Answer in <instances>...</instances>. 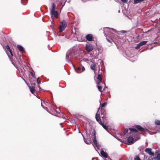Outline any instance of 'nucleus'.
<instances>
[{
	"instance_id": "f257e3e1",
	"label": "nucleus",
	"mask_w": 160,
	"mask_h": 160,
	"mask_svg": "<svg viewBox=\"0 0 160 160\" xmlns=\"http://www.w3.org/2000/svg\"><path fill=\"white\" fill-rule=\"evenodd\" d=\"M100 109V108H99L98 109ZM98 111L99 110H98V112L96 113L95 116V118L96 120L102 126L104 129H105V130H107L108 128V127L103 124V122L101 120V119L100 118L99 114H98Z\"/></svg>"
},
{
	"instance_id": "f03ea898",
	"label": "nucleus",
	"mask_w": 160,
	"mask_h": 160,
	"mask_svg": "<svg viewBox=\"0 0 160 160\" xmlns=\"http://www.w3.org/2000/svg\"><path fill=\"white\" fill-rule=\"evenodd\" d=\"M55 5L54 3H53L52 4V7L50 9V14L52 15H53L56 18H58V12L55 11Z\"/></svg>"
},
{
	"instance_id": "7ed1b4c3",
	"label": "nucleus",
	"mask_w": 160,
	"mask_h": 160,
	"mask_svg": "<svg viewBox=\"0 0 160 160\" xmlns=\"http://www.w3.org/2000/svg\"><path fill=\"white\" fill-rule=\"evenodd\" d=\"M67 26V23L65 20H63L60 23L59 30L60 32H62Z\"/></svg>"
},
{
	"instance_id": "20e7f679",
	"label": "nucleus",
	"mask_w": 160,
	"mask_h": 160,
	"mask_svg": "<svg viewBox=\"0 0 160 160\" xmlns=\"http://www.w3.org/2000/svg\"><path fill=\"white\" fill-rule=\"evenodd\" d=\"M135 127L138 130L141 132H149V131L148 129L146 128L145 129L144 128H142L139 125H136L135 126Z\"/></svg>"
},
{
	"instance_id": "39448f33",
	"label": "nucleus",
	"mask_w": 160,
	"mask_h": 160,
	"mask_svg": "<svg viewBox=\"0 0 160 160\" xmlns=\"http://www.w3.org/2000/svg\"><path fill=\"white\" fill-rule=\"evenodd\" d=\"M86 49L88 52H90L93 50V46L92 45L86 44Z\"/></svg>"
},
{
	"instance_id": "423d86ee",
	"label": "nucleus",
	"mask_w": 160,
	"mask_h": 160,
	"mask_svg": "<svg viewBox=\"0 0 160 160\" xmlns=\"http://www.w3.org/2000/svg\"><path fill=\"white\" fill-rule=\"evenodd\" d=\"M92 134H93L94 136L93 143L94 144V145L98 148L97 142L96 140V132L95 131L92 132Z\"/></svg>"
},
{
	"instance_id": "0eeeda50",
	"label": "nucleus",
	"mask_w": 160,
	"mask_h": 160,
	"mask_svg": "<svg viewBox=\"0 0 160 160\" xmlns=\"http://www.w3.org/2000/svg\"><path fill=\"white\" fill-rule=\"evenodd\" d=\"M102 75L101 74H98L97 77V84H99L102 83V84H103V82H102Z\"/></svg>"
},
{
	"instance_id": "6e6552de",
	"label": "nucleus",
	"mask_w": 160,
	"mask_h": 160,
	"mask_svg": "<svg viewBox=\"0 0 160 160\" xmlns=\"http://www.w3.org/2000/svg\"><path fill=\"white\" fill-rule=\"evenodd\" d=\"M86 39L88 41H92L93 38V37L92 34H88L86 36Z\"/></svg>"
},
{
	"instance_id": "1a4fd4ad",
	"label": "nucleus",
	"mask_w": 160,
	"mask_h": 160,
	"mask_svg": "<svg viewBox=\"0 0 160 160\" xmlns=\"http://www.w3.org/2000/svg\"><path fill=\"white\" fill-rule=\"evenodd\" d=\"M151 149L150 148H147L145 150V151L148 153L149 155L154 156V153L151 151Z\"/></svg>"
},
{
	"instance_id": "9d476101",
	"label": "nucleus",
	"mask_w": 160,
	"mask_h": 160,
	"mask_svg": "<svg viewBox=\"0 0 160 160\" xmlns=\"http://www.w3.org/2000/svg\"><path fill=\"white\" fill-rule=\"evenodd\" d=\"M128 142L129 143V144H131L133 143V140L134 138L132 137L129 136L128 138Z\"/></svg>"
},
{
	"instance_id": "9b49d317",
	"label": "nucleus",
	"mask_w": 160,
	"mask_h": 160,
	"mask_svg": "<svg viewBox=\"0 0 160 160\" xmlns=\"http://www.w3.org/2000/svg\"><path fill=\"white\" fill-rule=\"evenodd\" d=\"M101 116L102 118H104L105 117L106 111L104 109L102 108L101 110Z\"/></svg>"
},
{
	"instance_id": "f8f14e48",
	"label": "nucleus",
	"mask_w": 160,
	"mask_h": 160,
	"mask_svg": "<svg viewBox=\"0 0 160 160\" xmlns=\"http://www.w3.org/2000/svg\"><path fill=\"white\" fill-rule=\"evenodd\" d=\"M28 87L29 88L30 92H31L34 94V93L35 92V88L34 86H28Z\"/></svg>"
},
{
	"instance_id": "ddd939ff",
	"label": "nucleus",
	"mask_w": 160,
	"mask_h": 160,
	"mask_svg": "<svg viewBox=\"0 0 160 160\" xmlns=\"http://www.w3.org/2000/svg\"><path fill=\"white\" fill-rule=\"evenodd\" d=\"M100 153L101 155L103 157L105 158H108V156L107 154L104 151H101Z\"/></svg>"
},
{
	"instance_id": "4468645a",
	"label": "nucleus",
	"mask_w": 160,
	"mask_h": 160,
	"mask_svg": "<svg viewBox=\"0 0 160 160\" xmlns=\"http://www.w3.org/2000/svg\"><path fill=\"white\" fill-rule=\"evenodd\" d=\"M17 48L19 50L22 52H24V50L23 48V47L21 45H18L17 46Z\"/></svg>"
},
{
	"instance_id": "2eb2a0df",
	"label": "nucleus",
	"mask_w": 160,
	"mask_h": 160,
	"mask_svg": "<svg viewBox=\"0 0 160 160\" xmlns=\"http://www.w3.org/2000/svg\"><path fill=\"white\" fill-rule=\"evenodd\" d=\"M150 160H160V154L158 153L156 157L152 158Z\"/></svg>"
},
{
	"instance_id": "dca6fc26",
	"label": "nucleus",
	"mask_w": 160,
	"mask_h": 160,
	"mask_svg": "<svg viewBox=\"0 0 160 160\" xmlns=\"http://www.w3.org/2000/svg\"><path fill=\"white\" fill-rule=\"evenodd\" d=\"M128 129H126L123 132V133H122V135L121 134V136H124L126 135L127 136H128Z\"/></svg>"
},
{
	"instance_id": "f3484780",
	"label": "nucleus",
	"mask_w": 160,
	"mask_h": 160,
	"mask_svg": "<svg viewBox=\"0 0 160 160\" xmlns=\"http://www.w3.org/2000/svg\"><path fill=\"white\" fill-rule=\"evenodd\" d=\"M6 48L7 49L8 51L10 52L11 56L12 57L13 56V54L8 45H7L6 46Z\"/></svg>"
},
{
	"instance_id": "a211bd4d",
	"label": "nucleus",
	"mask_w": 160,
	"mask_h": 160,
	"mask_svg": "<svg viewBox=\"0 0 160 160\" xmlns=\"http://www.w3.org/2000/svg\"><path fill=\"white\" fill-rule=\"evenodd\" d=\"M129 129L130 130V132L137 133L138 132V131L135 128H129Z\"/></svg>"
},
{
	"instance_id": "6ab92c4d",
	"label": "nucleus",
	"mask_w": 160,
	"mask_h": 160,
	"mask_svg": "<svg viewBox=\"0 0 160 160\" xmlns=\"http://www.w3.org/2000/svg\"><path fill=\"white\" fill-rule=\"evenodd\" d=\"M75 70L76 72L78 73H80V71L81 69V67H78L77 68H75Z\"/></svg>"
},
{
	"instance_id": "aec40b11",
	"label": "nucleus",
	"mask_w": 160,
	"mask_h": 160,
	"mask_svg": "<svg viewBox=\"0 0 160 160\" xmlns=\"http://www.w3.org/2000/svg\"><path fill=\"white\" fill-rule=\"evenodd\" d=\"M97 85L99 91L100 92H102V86H101V84L100 83L99 84H97Z\"/></svg>"
},
{
	"instance_id": "412c9836",
	"label": "nucleus",
	"mask_w": 160,
	"mask_h": 160,
	"mask_svg": "<svg viewBox=\"0 0 160 160\" xmlns=\"http://www.w3.org/2000/svg\"><path fill=\"white\" fill-rule=\"evenodd\" d=\"M147 42H148L147 41H143L139 43V45L141 46L142 45L146 44Z\"/></svg>"
},
{
	"instance_id": "4be33fe9",
	"label": "nucleus",
	"mask_w": 160,
	"mask_h": 160,
	"mask_svg": "<svg viewBox=\"0 0 160 160\" xmlns=\"http://www.w3.org/2000/svg\"><path fill=\"white\" fill-rule=\"evenodd\" d=\"M91 68L93 70L94 72L96 70L95 65L94 64H92L90 66Z\"/></svg>"
},
{
	"instance_id": "5701e85b",
	"label": "nucleus",
	"mask_w": 160,
	"mask_h": 160,
	"mask_svg": "<svg viewBox=\"0 0 160 160\" xmlns=\"http://www.w3.org/2000/svg\"><path fill=\"white\" fill-rule=\"evenodd\" d=\"M83 139L84 140L85 142L87 143L88 144H89L90 143V141L87 140V139L84 138V136H83Z\"/></svg>"
},
{
	"instance_id": "b1692460",
	"label": "nucleus",
	"mask_w": 160,
	"mask_h": 160,
	"mask_svg": "<svg viewBox=\"0 0 160 160\" xmlns=\"http://www.w3.org/2000/svg\"><path fill=\"white\" fill-rule=\"evenodd\" d=\"M155 124L157 125H160V120H156L155 121Z\"/></svg>"
},
{
	"instance_id": "393cba45",
	"label": "nucleus",
	"mask_w": 160,
	"mask_h": 160,
	"mask_svg": "<svg viewBox=\"0 0 160 160\" xmlns=\"http://www.w3.org/2000/svg\"><path fill=\"white\" fill-rule=\"evenodd\" d=\"M142 2V0H134V3L136 4Z\"/></svg>"
},
{
	"instance_id": "a878e982",
	"label": "nucleus",
	"mask_w": 160,
	"mask_h": 160,
	"mask_svg": "<svg viewBox=\"0 0 160 160\" xmlns=\"http://www.w3.org/2000/svg\"><path fill=\"white\" fill-rule=\"evenodd\" d=\"M134 160H141L140 159V158L138 156H136L135 158H134Z\"/></svg>"
},
{
	"instance_id": "bb28decb",
	"label": "nucleus",
	"mask_w": 160,
	"mask_h": 160,
	"mask_svg": "<svg viewBox=\"0 0 160 160\" xmlns=\"http://www.w3.org/2000/svg\"><path fill=\"white\" fill-rule=\"evenodd\" d=\"M107 104V102H105L102 103L101 105V107L102 108L103 107H105Z\"/></svg>"
},
{
	"instance_id": "cd10ccee",
	"label": "nucleus",
	"mask_w": 160,
	"mask_h": 160,
	"mask_svg": "<svg viewBox=\"0 0 160 160\" xmlns=\"http://www.w3.org/2000/svg\"><path fill=\"white\" fill-rule=\"evenodd\" d=\"M39 78H38L37 79V83L38 84H40L41 83V82L40 80H39Z\"/></svg>"
},
{
	"instance_id": "c85d7f7f",
	"label": "nucleus",
	"mask_w": 160,
	"mask_h": 160,
	"mask_svg": "<svg viewBox=\"0 0 160 160\" xmlns=\"http://www.w3.org/2000/svg\"><path fill=\"white\" fill-rule=\"evenodd\" d=\"M141 46L139 45V43H138L137 44V46L135 47V48L137 49H138L139 48H140V47H141Z\"/></svg>"
},
{
	"instance_id": "c756f323",
	"label": "nucleus",
	"mask_w": 160,
	"mask_h": 160,
	"mask_svg": "<svg viewBox=\"0 0 160 160\" xmlns=\"http://www.w3.org/2000/svg\"><path fill=\"white\" fill-rule=\"evenodd\" d=\"M121 0L123 2L126 3H127V2L128 1V0Z\"/></svg>"
},
{
	"instance_id": "7c9ffc66",
	"label": "nucleus",
	"mask_w": 160,
	"mask_h": 160,
	"mask_svg": "<svg viewBox=\"0 0 160 160\" xmlns=\"http://www.w3.org/2000/svg\"><path fill=\"white\" fill-rule=\"evenodd\" d=\"M105 35L106 36V39H107V40H108V42H110V40L109 39V38H107V36H106L107 35L106 34H105Z\"/></svg>"
},
{
	"instance_id": "2f4dec72",
	"label": "nucleus",
	"mask_w": 160,
	"mask_h": 160,
	"mask_svg": "<svg viewBox=\"0 0 160 160\" xmlns=\"http://www.w3.org/2000/svg\"><path fill=\"white\" fill-rule=\"evenodd\" d=\"M85 70L84 67L83 66H82V72H83Z\"/></svg>"
},
{
	"instance_id": "473e14b6",
	"label": "nucleus",
	"mask_w": 160,
	"mask_h": 160,
	"mask_svg": "<svg viewBox=\"0 0 160 160\" xmlns=\"http://www.w3.org/2000/svg\"><path fill=\"white\" fill-rule=\"evenodd\" d=\"M38 87L39 88L40 90L41 89V88H40V86L39 85V84H38Z\"/></svg>"
},
{
	"instance_id": "72a5a7b5",
	"label": "nucleus",
	"mask_w": 160,
	"mask_h": 160,
	"mask_svg": "<svg viewBox=\"0 0 160 160\" xmlns=\"http://www.w3.org/2000/svg\"><path fill=\"white\" fill-rule=\"evenodd\" d=\"M30 73H31V75H32V77H33L34 76V75H33L32 72H31Z\"/></svg>"
},
{
	"instance_id": "f704fd0d",
	"label": "nucleus",
	"mask_w": 160,
	"mask_h": 160,
	"mask_svg": "<svg viewBox=\"0 0 160 160\" xmlns=\"http://www.w3.org/2000/svg\"><path fill=\"white\" fill-rule=\"evenodd\" d=\"M118 140L119 141H121V139H120V138H117Z\"/></svg>"
},
{
	"instance_id": "c9c22d12",
	"label": "nucleus",
	"mask_w": 160,
	"mask_h": 160,
	"mask_svg": "<svg viewBox=\"0 0 160 160\" xmlns=\"http://www.w3.org/2000/svg\"><path fill=\"white\" fill-rule=\"evenodd\" d=\"M68 57V58H69V56H68L67 55H66V58H67Z\"/></svg>"
},
{
	"instance_id": "e433bc0d",
	"label": "nucleus",
	"mask_w": 160,
	"mask_h": 160,
	"mask_svg": "<svg viewBox=\"0 0 160 160\" xmlns=\"http://www.w3.org/2000/svg\"><path fill=\"white\" fill-rule=\"evenodd\" d=\"M34 85L35 84H34V83H33V84H31V85Z\"/></svg>"
},
{
	"instance_id": "4c0bfd02",
	"label": "nucleus",
	"mask_w": 160,
	"mask_h": 160,
	"mask_svg": "<svg viewBox=\"0 0 160 160\" xmlns=\"http://www.w3.org/2000/svg\"><path fill=\"white\" fill-rule=\"evenodd\" d=\"M41 105H42V107H43V106L42 105V103H41Z\"/></svg>"
},
{
	"instance_id": "58836bf2",
	"label": "nucleus",
	"mask_w": 160,
	"mask_h": 160,
	"mask_svg": "<svg viewBox=\"0 0 160 160\" xmlns=\"http://www.w3.org/2000/svg\"><path fill=\"white\" fill-rule=\"evenodd\" d=\"M110 29H111L113 30V28H110Z\"/></svg>"
},
{
	"instance_id": "ea45409f",
	"label": "nucleus",
	"mask_w": 160,
	"mask_h": 160,
	"mask_svg": "<svg viewBox=\"0 0 160 160\" xmlns=\"http://www.w3.org/2000/svg\"><path fill=\"white\" fill-rule=\"evenodd\" d=\"M12 63L14 65V63H13V62H12Z\"/></svg>"
}]
</instances>
